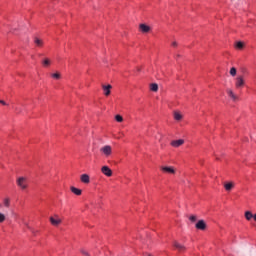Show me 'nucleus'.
I'll list each match as a JSON object with an SVG mask.
<instances>
[{"label": "nucleus", "instance_id": "1", "mask_svg": "<svg viewBox=\"0 0 256 256\" xmlns=\"http://www.w3.org/2000/svg\"><path fill=\"white\" fill-rule=\"evenodd\" d=\"M100 153H102L104 157H111L113 154V148L110 145H105L100 148Z\"/></svg>", "mask_w": 256, "mask_h": 256}, {"label": "nucleus", "instance_id": "2", "mask_svg": "<svg viewBox=\"0 0 256 256\" xmlns=\"http://www.w3.org/2000/svg\"><path fill=\"white\" fill-rule=\"evenodd\" d=\"M16 183H17L18 187H20V189H22V191H25V189H27V187H28L27 179L25 177L17 178Z\"/></svg>", "mask_w": 256, "mask_h": 256}, {"label": "nucleus", "instance_id": "3", "mask_svg": "<svg viewBox=\"0 0 256 256\" xmlns=\"http://www.w3.org/2000/svg\"><path fill=\"white\" fill-rule=\"evenodd\" d=\"M50 223L54 227H59V225L62 223V220L59 218V215H54L50 217Z\"/></svg>", "mask_w": 256, "mask_h": 256}, {"label": "nucleus", "instance_id": "4", "mask_svg": "<svg viewBox=\"0 0 256 256\" xmlns=\"http://www.w3.org/2000/svg\"><path fill=\"white\" fill-rule=\"evenodd\" d=\"M161 171H163V173H169L170 175H175L176 173L173 166H161Z\"/></svg>", "mask_w": 256, "mask_h": 256}, {"label": "nucleus", "instance_id": "5", "mask_svg": "<svg viewBox=\"0 0 256 256\" xmlns=\"http://www.w3.org/2000/svg\"><path fill=\"white\" fill-rule=\"evenodd\" d=\"M101 173H103V175H105L106 177L113 176V170H111V168H109V166H103L101 168Z\"/></svg>", "mask_w": 256, "mask_h": 256}, {"label": "nucleus", "instance_id": "6", "mask_svg": "<svg viewBox=\"0 0 256 256\" xmlns=\"http://www.w3.org/2000/svg\"><path fill=\"white\" fill-rule=\"evenodd\" d=\"M245 85V80L243 79V76H238L236 78L235 87L236 89H241Z\"/></svg>", "mask_w": 256, "mask_h": 256}, {"label": "nucleus", "instance_id": "7", "mask_svg": "<svg viewBox=\"0 0 256 256\" xmlns=\"http://www.w3.org/2000/svg\"><path fill=\"white\" fill-rule=\"evenodd\" d=\"M196 229H199L200 231H205L207 229V224L205 223V220H199L196 225Z\"/></svg>", "mask_w": 256, "mask_h": 256}, {"label": "nucleus", "instance_id": "8", "mask_svg": "<svg viewBox=\"0 0 256 256\" xmlns=\"http://www.w3.org/2000/svg\"><path fill=\"white\" fill-rule=\"evenodd\" d=\"M102 89L104 91V95L106 97H109V95H111V89H113V86H111V84L102 85Z\"/></svg>", "mask_w": 256, "mask_h": 256}, {"label": "nucleus", "instance_id": "9", "mask_svg": "<svg viewBox=\"0 0 256 256\" xmlns=\"http://www.w3.org/2000/svg\"><path fill=\"white\" fill-rule=\"evenodd\" d=\"M80 181L85 184L91 183V178L89 177V174H82L80 176Z\"/></svg>", "mask_w": 256, "mask_h": 256}, {"label": "nucleus", "instance_id": "10", "mask_svg": "<svg viewBox=\"0 0 256 256\" xmlns=\"http://www.w3.org/2000/svg\"><path fill=\"white\" fill-rule=\"evenodd\" d=\"M234 187H235V183L234 182H225L224 183L225 191H233Z\"/></svg>", "mask_w": 256, "mask_h": 256}, {"label": "nucleus", "instance_id": "11", "mask_svg": "<svg viewBox=\"0 0 256 256\" xmlns=\"http://www.w3.org/2000/svg\"><path fill=\"white\" fill-rule=\"evenodd\" d=\"M183 143H185V140L179 139V140H173L171 142V145H172V147H181V145H183Z\"/></svg>", "mask_w": 256, "mask_h": 256}, {"label": "nucleus", "instance_id": "12", "mask_svg": "<svg viewBox=\"0 0 256 256\" xmlns=\"http://www.w3.org/2000/svg\"><path fill=\"white\" fill-rule=\"evenodd\" d=\"M175 249H178L180 252H183L186 250L185 246H183L182 244H179V242L174 241L173 243Z\"/></svg>", "mask_w": 256, "mask_h": 256}, {"label": "nucleus", "instance_id": "13", "mask_svg": "<svg viewBox=\"0 0 256 256\" xmlns=\"http://www.w3.org/2000/svg\"><path fill=\"white\" fill-rule=\"evenodd\" d=\"M140 31H142V33H149V31H151V27L145 24H140Z\"/></svg>", "mask_w": 256, "mask_h": 256}, {"label": "nucleus", "instance_id": "14", "mask_svg": "<svg viewBox=\"0 0 256 256\" xmlns=\"http://www.w3.org/2000/svg\"><path fill=\"white\" fill-rule=\"evenodd\" d=\"M227 94L229 95V97H230L232 100L237 101L238 97H237V95H235V93H233V90L228 89V90H227Z\"/></svg>", "mask_w": 256, "mask_h": 256}, {"label": "nucleus", "instance_id": "15", "mask_svg": "<svg viewBox=\"0 0 256 256\" xmlns=\"http://www.w3.org/2000/svg\"><path fill=\"white\" fill-rule=\"evenodd\" d=\"M227 94L229 95V97H230L232 100L237 101L238 97H237V95H235V93H233V90L228 89V90H227Z\"/></svg>", "mask_w": 256, "mask_h": 256}, {"label": "nucleus", "instance_id": "16", "mask_svg": "<svg viewBox=\"0 0 256 256\" xmlns=\"http://www.w3.org/2000/svg\"><path fill=\"white\" fill-rule=\"evenodd\" d=\"M174 119H175V121H181V119H183V115L181 114V112L175 111L174 112Z\"/></svg>", "mask_w": 256, "mask_h": 256}, {"label": "nucleus", "instance_id": "17", "mask_svg": "<svg viewBox=\"0 0 256 256\" xmlns=\"http://www.w3.org/2000/svg\"><path fill=\"white\" fill-rule=\"evenodd\" d=\"M150 91H153L154 93H157V91H159V85H157V83H152L150 85Z\"/></svg>", "mask_w": 256, "mask_h": 256}, {"label": "nucleus", "instance_id": "18", "mask_svg": "<svg viewBox=\"0 0 256 256\" xmlns=\"http://www.w3.org/2000/svg\"><path fill=\"white\" fill-rule=\"evenodd\" d=\"M70 191H72V192L74 193V195H81V193H82V190H81V189L75 188L74 186H72V187L70 188Z\"/></svg>", "mask_w": 256, "mask_h": 256}, {"label": "nucleus", "instance_id": "19", "mask_svg": "<svg viewBox=\"0 0 256 256\" xmlns=\"http://www.w3.org/2000/svg\"><path fill=\"white\" fill-rule=\"evenodd\" d=\"M34 43L37 47H43V40L39 39V38H34Z\"/></svg>", "mask_w": 256, "mask_h": 256}, {"label": "nucleus", "instance_id": "20", "mask_svg": "<svg viewBox=\"0 0 256 256\" xmlns=\"http://www.w3.org/2000/svg\"><path fill=\"white\" fill-rule=\"evenodd\" d=\"M245 218L247 221H251V219H253V213L251 211H246Z\"/></svg>", "mask_w": 256, "mask_h": 256}, {"label": "nucleus", "instance_id": "21", "mask_svg": "<svg viewBox=\"0 0 256 256\" xmlns=\"http://www.w3.org/2000/svg\"><path fill=\"white\" fill-rule=\"evenodd\" d=\"M42 64L44 67H49V65H51V60L49 58H46L43 60Z\"/></svg>", "mask_w": 256, "mask_h": 256}, {"label": "nucleus", "instance_id": "22", "mask_svg": "<svg viewBox=\"0 0 256 256\" xmlns=\"http://www.w3.org/2000/svg\"><path fill=\"white\" fill-rule=\"evenodd\" d=\"M3 203H4V207L9 208L10 205H11V199L5 198L4 201H3Z\"/></svg>", "mask_w": 256, "mask_h": 256}, {"label": "nucleus", "instance_id": "23", "mask_svg": "<svg viewBox=\"0 0 256 256\" xmlns=\"http://www.w3.org/2000/svg\"><path fill=\"white\" fill-rule=\"evenodd\" d=\"M230 75H231L232 77H235V75H237V68L232 67V68L230 69Z\"/></svg>", "mask_w": 256, "mask_h": 256}, {"label": "nucleus", "instance_id": "24", "mask_svg": "<svg viewBox=\"0 0 256 256\" xmlns=\"http://www.w3.org/2000/svg\"><path fill=\"white\" fill-rule=\"evenodd\" d=\"M115 119H116V121L118 122V123H123V116H121V115H116L115 116Z\"/></svg>", "mask_w": 256, "mask_h": 256}, {"label": "nucleus", "instance_id": "25", "mask_svg": "<svg viewBox=\"0 0 256 256\" xmlns=\"http://www.w3.org/2000/svg\"><path fill=\"white\" fill-rule=\"evenodd\" d=\"M53 79H61V74L59 72H56L52 74Z\"/></svg>", "mask_w": 256, "mask_h": 256}, {"label": "nucleus", "instance_id": "26", "mask_svg": "<svg viewBox=\"0 0 256 256\" xmlns=\"http://www.w3.org/2000/svg\"><path fill=\"white\" fill-rule=\"evenodd\" d=\"M243 47H244L243 42H237L236 43V49H243Z\"/></svg>", "mask_w": 256, "mask_h": 256}, {"label": "nucleus", "instance_id": "27", "mask_svg": "<svg viewBox=\"0 0 256 256\" xmlns=\"http://www.w3.org/2000/svg\"><path fill=\"white\" fill-rule=\"evenodd\" d=\"M5 219H6L5 214L0 212V223H4Z\"/></svg>", "mask_w": 256, "mask_h": 256}, {"label": "nucleus", "instance_id": "28", "mask_svg": "<svg viewBox=\"0 0 256 256\" xmlns=\"http://www.w3.org/2000/svg\"><path fill=\"white\" fill-rule=\"evenodd\" d=\"M189 220L191 221V223H195V221H197V216L192 215L189 217Z\"/></svg>", "mask_w": 256, "mask_h": 256}, {"label": "nucleus", "instance_id": "29", "mask_svg": "<svg viewBox=\"0 0 256 256\" xmlns=\"http://www.w3.org/2000/svg\"><path fill=\"white\" fill-rule=\"evenodd\" d=\"M80 253H82V255H85V256H91V254H89V252H87V250L85 249H81Z\"/></svg>", "mask_w": 256, "mask_h": 256}, {"label": "nucleus", "instance_id": "30", "mask_svg": "<svg viewBox=\"0 0 256 256\" xmlns=\"http://www.w3.org/2000/svg\"><path fill=\"white\" fill-rule=\"evenodd\" d=\"M23 225H25V227H27L28 229H31V227H29V223L25 222V220H22Z\"/></svg>", "mask_w": 256, "mask_h": 256}, {"label": "nucleus", "instance_id": "31", "mask_svg": "<svg viewBox=\"0 0 256 256\" xmlns=\"http://www.w3.org/2000/svg\"><path fill=\"white\" fill-rule=\"evenodd\" d=\"M171 45H172V47H177V46L179 45V43H177V41H173V42L171 43Z\"/></svg>", "mask_w": 256, "mask_h": 256}, {"label": "nucleus", "instance_id": "32", "mask_svg": "<svg viewBox=\"0 0 256 256\" xmlns=\"http://www.w3.org/2000/svg\"><path fill=\"white\" fill-rule=\"evenodd\" d=\"M1 105H7V103L3 100H0Z\"/></svg>", "mask_w": 256, "mask_h": 256}, {"label": "nucleus", "instance_id": "33", "mask_svg": "<svg viewBox=\"0 0 256 256\" xmlns=\"http://www.w3.org/2000/svg\"><path fill=\"white\" fill-rule=\"evenodd\" d=\"M16 109V111H19V108H15Z\"/></svg>", "mask_w": 256, "mask_h": 256}]
</instances>
